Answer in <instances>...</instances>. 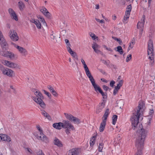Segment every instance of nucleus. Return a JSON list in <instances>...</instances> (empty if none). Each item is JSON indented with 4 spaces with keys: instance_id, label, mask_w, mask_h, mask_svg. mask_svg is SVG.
Segmentation results:
<instances>
[{
    "instance_id": "17",
    "label": "nucleus",
    "mask_w": 155,
    "mask_h": 155,
    "mask_svg": "<svg viewBox=\"0 0 155 155\" xmlns=\"http://www.w3.org/2000/svg\"><path fill=\"white\" fill-rule=\"evenodd\" d=\"M1 139V140L8 142H10L11 141V139L9 136L4 134H0Z\"/></svg>"
},
{
    "instance_id": "25",
    "label": "nucleus",
    "mask_w": 155,
    "mask_h": 155,
    "mask_svg": "<svg viewBox=\"0 0 155 155\" xmlns=\"http://www.w3.org/2000/svg\"><path fill=\"white\" fill-rule=\"evenodd\" d=\"M68 52L71 54V55L75 59L78 60V56L77 55L76 52L72 51V50H71V51H69Z\"/></svg>"
},
{
    "instance_id": "58",
    "label": "nucleus",
    "mask_w": 155,
    "mask_h": 155,
    "mask_svg": "<svg viewBox=\"0 0 155 155\" xmlns=\"http://www.w3.org/2000/svg\"><path fill=\"white\" fill-rule=\"evenodd\" d=\"M118 90H119L118 89H116V88L114 87V91H113V94L114 95H115L117 94Z\"/></svg>"
},
{
    "instance_id": "62",
    "label": "nucleus",
    "mask_w": 155,
    "mask_h": 155,
    "mask_svg": "<svg viewBox=\"0 0 155 155\" xmlns=\"http://www.w3.org/2000/svg\"><path fill=\"white\" fill-rule=\"evenodd\" d=\"M99 71L103 74L105 75V74H106V73L103 70H102L101 69H100L99 70Z\"/></svg>"
},
{
    "instance_id": "33",
    "label": "nucleus",
    "mask_w": 155,
    "mask_h": 155,
    "mask_svg": "<svg viewBox=\"0 0 155 155\" xmlns=\"http://www.w3.org/2000/svg\"><path fill=\"white\" fill-rule=\"evenodd\" d=\"M101 61H102L103 63L105 64L107 66H109V64L110 63V61L109 60H107V61H106L104 60H101Z\"/></svg>"
},
{
    "instance_id": "60",
    "label": "nucleus",
    "mask_w": 155,
    "mask_h": 155,
    "mask_svg": "<svg viewBox=\"0 0 155 155\" xmlns=\"http://www.w3.org/2000/svg\"><path fill=\"white\" fill-rule=\"evenodd\" d=\"M154 111L153 110H150V111L149 113V114L150 115H152Z\"/></svg>"
},
{
    "instance_id": "21",
    "label": "nucleus",
    "mask_w": 155,
    "mask_h": 155,
    "mask_svg": "<svg viewBox=\"0 0 155 155\" xmlns=\"http://www.w3.org/2000/svg\"><path fill=\"white\" fill-rule=\"evenodd\" d=\"M78 150L75 149H72L69 150L68 155H78Z\"/></svg>"
},
{
    "instance_id": "40",
    "label": "nucleus",
    "mask_w": 155,
    "mask_h": 155,
    "mask_svg": "<svg viewBox=\"0 0 155 155\" xmlns=\"http://www.w3.org/2000/svg\"><path fill=\"white\" fill-rule=\"evenodd\" d=\"M109 109L108 108L107 109L103 116L108 117L109 114Z\"/></svg>"
},
{
    "instance_id": "26",
    "label": "nucleus",
    "mask_w": 155,
    "mask_h": 155,
    "mask_svg": "<svg viewBox=\"0 0 155 155\" xmlns=\"http://www.w3.org/2000/svg\"><path fill=\"white\" fill-rule=\"evenodd\" d=\"M96 138V136H94L92 137L91 139L90 140V145L92 147L94 145Z\"/></svg>"
},
{
    "instance_id": "39",
    "label": "nucleus",
    "mask_w": 155,
    "mask_h": 155,
    "mask_svg": "<svg viewBox=\"0 0 155 155\" xmlns=\"http://www.w3.org/2000/svg\"><path fill=\"white\" fill-rule=\"evenodd\" d=\"M47 88L51 93L54 90L53 87L51 85H48L47 86Z\"/></svg>"
},
{
    "instance_id": "59",
    "label": "nucleus",
    "mask_w": 155,
    "mask_h": 155,
    "mask_svg": "<svg viewBox=\"0 0 155 155\" xmlns=\"http://www.w3.org/2000/svg\"><path fill=\"white\" fill-rule=\"evenodd\" d=\"M152 1V0H148V8H149L150 7Z\"/></svg>"
},
{
    "instance_id": "49",
    "label": "nucleus",
    "mask_w": 155,
    "mask_h": 155,
    "mask_svg": "<svg viewBox=\"0 0 155 155\" xmlns=\"http://www.w3.org/2000/svg\"><path fill=\"white\" fill-rule=\"evenodd\" d=\"M95 20L98 22H99L100 23H104V20L102 19V20H100L99 19H97V18H95Z\"/></svg>"
},
{
    "instance_id": "5",
    "label": "nucleus",
    "mask_w": 155,
    "mask_h": 155,
    "mask_svg": "<svg viewBox=\"0 0 155 155\" xmlns=\"http://www.w3.org/2000/svg\"><path fill=\"white\" fill-rule=\"evenodd\" d=\"M68 126H69V128L73 129V126L68 120H64L62 123H55L53 124V126L54 127L58 130L61 129V127L66 128L68 127Z\"/></svg>"
},
{
    "instance_id": "24",
    "label": "nucleus",
    "mask_w": 155,
    "mask_h": 155,
    "mask_svg": "<svg viewBox=\"0 0 155 155\" xmlns=\"http://www.w3.org/2000/svg\"><path fill=\"white\" fill-rule=\"evenodd\" d=\"M131 5H130L127 6L126 9V11L125 12V15L127 16H129L130 14V12L131 10Z\"/></svg>"
},
{
    "instance_id": "50",
    "label": "nucleus",
    "mask_w": 155,
    "mask_h": 155,
    "mask_svg": "<svg viewBox=\"0 0 155 155\" xmlns=\"http://www.w3.org/2000/svg\"><path fill=\"white\" fill-rule=\"evenodd\" d=\"M103 47L104 48H105L106 50H107L108 51H113V50L110 48H108V47H107L106 45H103Z\"/></svg>"
},
{
    "instance_id": "41",
    "label": "nucleus",
    "mask_w": 155,
    "mask_h": 155,
    "mask_svg": "<svg viewBox=\"0 0 155 155\" xmlns=\"http://www.w3.org/2000/svg\"><path fill=\"white\" fill-rule=\"evenodd\" d=\"M132 55L131 54H129L127 56L126 59V61L127 62L129 61L131 59Z\"/></svg>"
},
{
    "instance_id": "14",
    "label": "nucleus",
    "mask_w": 155,
    "mask_h": 155,
    "mask_svg": "<svg viewBox=\"0 0 155 155\" xmlns=\"http://www.w3.org/2000/svg\"><path fill=\"white\" fill-rule=\"evenodd\" d=\"M85 71L87 76L89 78V79L91 81V84L95 82V80L94 79L92 75L91 74L90 72L89 69L88 68L85 70Z\"/></svg>"
},
{
    "instance_id": "27",
    "label": "nucleus",
    "mask_w": 155,
    "mask_h": 155,
    "mask_svg": "<svg viewBox=\"0 0 155 155\" xmlns=\"http://www.w3.org/2000/svg\"><path fill=\"white\" fill-rule=\"evenodd\" d=\"M123 84V81L122 80H120L118 84H117V86L114 87L119 90L120 89V87L122 86Z\"/></svg>"
},
{
    "instance_id": "36",
    "label": "nucleus",
    "mask_w": 155,
    "mask_h": 155,
    "mask_svg": "<svg viewBox=\"0 0 155 155\" xmlns=\"http://www.w3.org/2000/svg\"><path fill=\"white\" fill-rule=\"evenodd\" d=\"M81 61L83 64L84 65V70L88 69V67L86 64L85 63L83 59H81Z\"/></svg>"
},
{
    "instance_id": "45",
    "label": "nucleus",
    "mask_w": 155,
    "mask_h": 155,
    "mask_svg": "<svg viewBox=\"0 0 155 155\" xmlns=\"http://www.w3.org/2000/svg\"><path fill=\"white\" fill-rule=\"evenodd\" d=\"M40 21L43 23V25H45L46 24L45 20L43 18H40Z\"/></svg>"
},
{
    "instance_id": "15",
    "label": "nucleus",
    "mask_w": 155,
    "mask_h": 155,
    "mask_svg": "<svg viewBox=\"0 0 155 155\" xmlns=\"http://www.w3.org/2000/svg\"><path fill=\"white\" fill-rule=\"evenodd\" d=\"M53 143L54 145L58 147H63V144L61 142L57 137H55L54 139Z\"/></svg>"
},
{
    "instance_id": "16",
    "label": "nucleus",
    "mask_w": 155,
    "mask_h": 155,
    "mask_svg": "<svg viewBox=\"0 0 155 155\" xmlns=\"http://www.w3.org/2000/svg\"><path fill=\"white\" fill-rule=\"evenodd\" d=\"M41 12L47 17L50 18L51 17L50 13L47 10L45 7H43L41 9Z\"/></svg>"
},
{
    "instance_id": "63",
    "label": "nucleus",
    "mask_w": 155,
    "mask_h": 155,
    "mask_svg": "<svg viewBox=\"0 0 155 155\" xmlns=\"http://www.w3.org/2000/svg\"><path fill=\"white\" fill-rule=\"evenodd\" d=\"M25 149L29 152L30 153H31V149L30 148H26Z\"/></svg>"
},
{
    "instance_id": "11",
    "label": "nucleus",
    "mask_w": 155,
    "mask_h": 155,
    "mask_svg": "<svg viewBox=\"0 0 155 155\" xmlns=\"http://www.w3.org/2000/svg\"><path fill=\"white\" fill-rule=\"evenodd\" d=\"M0 44L2 47L3 48H5L8 46V44L1 31H0Z\"/></svg>"
},
{
    "instance_id": "47",
    "label": "nucleus",
    "mask_w": 155,
    "mask_h": 155,
    "mask_svg": "<svg viewBox=\"0 0 155 155\" xmlns=\"http://www.w3.org/2000/svg\"><path fill=\"white\" fill-rule=\"evenodd\" d=\"M107 117H106L103 116L102 117V121H103L105 122V123H106V121L107 119Z\"/></svg>"
},
{
    "instance_id": "31",
    "label": "nucleus",
    "mask_w": 155,
    "mask_h": 155,
    "mask_svg": "<svg viewBox=\"0 0 155 155\" xmlns=\"http://www.w3.org/2000/svg\"><path fill=\"white\" fill-rule=\"evenodd\" d=\"M117 119V116L116 115H114L112 117V124L115 125Z\"/></svg>"
},
{
    "instance_id": "44",
    "label": "nucleus",
    "mask_w": 155,
    "mask_h": 155,
    "mask_svg": "<svg viewBox=\"0 0 155 155\" xmlns=\"http://www.w3.org/2000/svg\"><path fill=\"white\" fill-rule=\"evenodd\" d=\"M103 88L104 90L106 91H107L109 88V87L105 85H104L103 86Z\"/></svg>"
},
{
    "instance_id": "52",
    "label": "nucleus",
    "mask_w": 155,
    "mask_h": 155,
    "mask_svg": "<svg viewBox=\"0 0 155 155\" xmlns=\"http://www.w3.org/2000/svg\"><path fill=\"white\" fill-rule=\"evenodd\" d=\"M37 154L38 155H45L41 150H39L37 153Z\"/></svg>"
},
{
    "instance_id": "35",
    "label": "nucleus",
    "mask_w": 155,
    "mask_h": 155,
    "mask_svg": "<svg viewBox=\"0 0 155 155\" xmlns=\"http://www.w3.org/2000/svg\"><path fill=\"white\" fill-rule=\"evenodd\" d=\"M69 126H68V127L66 128L65 129H66L65 130V132L67 134H69L70 133V129L71 130H74L75 129L73 126V129H71L70 128H69Z\"/></svg>"
},
{
    "instance_id": "7",
    "label": "nucleus",
    "mask_w": 155,
    "mask_h": 155,
    "mask_svg": "<svg viewBox=\"0 0 155 155\" xmlns=\"http://www.w3.org/2000/svg\"><path fill=\"white\" fill-rule=\"evenodd\" d=\"M4 64L12 68L20 69V66L17 64L7 60L5 61Z\"/></svg>"
},
{
    "instance_id": "37",
    "label": "nucleus",
    "mask_w": 155,
    "mask_h": 155,
    "mask_svg": "<svg viewBox=\"0 0 155 155\" xmlns=\"http://www.w3.org/2000/svg\"><path fill=\"white\" fill-rule=\"evenodd\" d=\"M43 91L44 94L47 95L50 99L51 98V95L49 92L45 90H43Z\"/></svg>"
},
{
    "instance_id": "13",
    "label": "nucleus",
    "mask_w": 155,
    "mask_h": 155,
    "mask_svg": "<svg viewBox=\"0 0 155 155\" xmlns=\"http://www.w3.org/2000/svg\"><path fill=\"white\" fill-rule=\"evenodd\" d=\"M105 102H102L100 104L98 105L97 108L96 112L97 114H98L103 110L105 105Z\"/></svg>"
},
{
    "instance_id": "8",
    "label": "nucleus",
    "mask_w": 155,
    "mask_h": 155,
    "mask_svg": "<svg viewBox=\"0 0 155 155\" xmlns=\"http://www.w3.org/2000/svg\"><path fill=\"white\" fill-rule=\"evenodd\" d=\"M9 36L11 39L14 41H17L19 39V37L17 33L14 30H10Z\"/></svg>"
},
{
    "instance_id": "12",
    "label": "nucleus",
    "mask_w": 155,
    "mask_h": 155,
    "mask_svg": "<svg viewBox=\"0 0 155 155\" xmlns=\"http://www.w3.org/2000/svg\"><path fill=\"white\" fill-rule=\"evenodd\" d=\"M92 47L95 53L97 54H100L102 55H104L103 52L99 50L100 48V46L96 43H94L93 44Z\"/></svg>"
},
{
    "instance_id": "20",
    "label": "nucleus",
    "mask_w": 155,
    "mask_h": 155,
    "mask_svg": "<svg viewBox=\"0 0 155 155\" xmlns=\"http://www.w3.org/2000/svg\"><path fill=\"white\" fill-rule=\"evenodd\" d=\"M91 84L94 88V90L97 92H99L100 93L102 90L100 87L97 85L95 82L92 83Z\"/></svg>"
},
{
    "instance_id": "54",
    "label": "nucleus",
    "mask_w": 155,
    "mask_h": 155,
    "mask_svg": "<svg viewBox=\"0 0 155 155\" xmlns=\"http://www.w3.org/2000/svg\"><path fill=\"white\" fill-rule=\"evenodd\" d=\"M42 114L45 117H46V116L47 115L48 113L46 112L45 110H43L41 112Z\"/></svg>"
},
{
    "instance_id": "56",
    "label": "nucleus",
    "mask_w": 155,
    "mask_h": 155,
    "mask_svg": "<svg viewBox=\"0 0 155 155\" xmlns=\"http://www.w3.org/2000/svg\"><path fill=\"white\" fill-rule=\"evenodd\" d=\"M100 93L101 94L102 96L103 97L104 96H107V94L106 93H105V94L104 92H103V91L102 90Z\"/></svg>"
},
{
    "instance_id": "64",
    "label": "nucleus",
    "mask_w": 155,
    "mask_h": 155,
    "mask_svg": "<svg viewBox=\"0 0 155 155\" xmlns=\"http://www.w3.org/2000/svg\"><path fill=\"white\" fill-rule=\"evenodd\" d=\"M50 38L53 39H54L55 38V36L53 35V34H51L50 35Z\"/></svg>"
},
{
    "instance_id": "6",
    "label": "nucleus",
    "mask_w": 155,
    "mask_h": 155,
    "mask_svg": "<svg viewBox=\"0 0 155 155\" xmlns=\"http://www.w3.org/2000/svg\"><path fill=\"white\" fill-rule=\"evenodd\" d=\"M64 114L68 120L71 122H73L74 124H78L80 123V120L78 118L67 113H64Z\"/></svg>"
},
{
    "instance_id": "1",
    "label": "nucleus",
    "mask_w": 155,
    "mask_h": 155,
    "mask_svg": "<svg viewBox=\"0 0 155 155\" xmlns=\"http://www.w3.org/2000/svg\"><path fill=\"white\" fill-rule=\"evenodd\" d=\"M147 132L145 129L141 128L138 132V137L135 142V146L137 148V151L135 155H141L142 150L143 147V143L146 137Z\"/></svg>"
},
{
    "instance_id": "28",
    "label": "nucleus",
    "mask_w": 155,
    "mask_h": 155,
    "mask_svg": "<svg viewBox=\"0 0 155 155\" xmlns=\"http://www.w3.org/2000/svg\"><path fill=\"white\" fill-rule=\"evenodd\" d=\"M19 8L20 10H22L25 7L24 3L21 1H20L18 3Z\"/></svg>"
},
{
    "instance_id": "42",
    "label": "nucleus",
    "mask_w": 155,
    "mask_h": 155,
    "mask_svg": "<svg viewBox=\"0 0 155 155\" xmlns=\"http://www.w3.org/2000/svg\"><path fill=\"white\" fill-rule=\"evenodd\" d=\"M90 36L94 40H95L96 38H97L94 33H91L90 34Z\"/></svg>"
},
{
    "instance_id": "3",
    "label": "nucleus",
    "mask_w": 155,
    "mask_h": 155,
    "mask_svg": "<svg viewBox=\"0 0 155 155\" xmlns=\"http://www.w3.org/2000/svg\"><path fill=\"white\" fill-rule=\"evenodd\" d=\"M32 91L35 94L36 96V97L32 96V98L35 102L39 104L41 107L43 108L45 107V104L43 101L44 97L42 94L41 92H38V90H32Z\"/></svg>"
},
{
    "instance_id": "55",
    "label": "nucleus",
    "mask_w": 155,
    "mask_h": 155,
    "mask_svg": "<svg viewBox=\"0 0 155 155\" xmlns=\"http://www.w3.org/2000/svg\"><path fill=\"white\" fill-rule=\"evenodd\" d=\"M115 83V82L114 81H110V85L111 87H113L114 86V84Z\"/></svg>"
},
{
    "instance_id": "22",
    "label": "nucleus",
    "mask_w": 155,
    "mask_h": 155,
    "mask_svg": "<svg viewBox=\"0 0 155 155\" xmlns=\"http://www.w3.org/2000/svg\"><path fill=\"white\" fill-rule=\"evenodd\" d=\"M17 48L18 50L22 54H27L26 50L22 47L19 46H17Z\"/></svg>"
},
{
    "instance_id": "19",
    "label": "nucleus",
    "mask_w": 155,
    "mask_h": 155,
    "mask_svg": "<svg viewBox=\"0 0 155 155\" xmlns=\"http://www.w3.org/2000/svg\"><path fill=\"white\" fill-rule=\"evenodd\" d=\"M40 136H38V137L40 138V139L42 141L47 143L49 142V140L48 138L45 136L43 133L40 134Z\"/></svg>"
},
{
    "instance_id": "46",
    "label": "nucleus",
    "mask_w": 155,
    "mask_h": 155,
    "mask_svg": "<svg viewBox=\"0 0 155 155\" xmlns=\"http://www.w3.org/2000/svg\"><path fill=\"white\" fill-rule=\"evenodd\" d=\"M126 16V17H125V16H124V18L123 20V22L125 24L127 23V22H126V21L129 18V16Z\"/></svg>"
},
{
    "instance_id": "9",
    "label": "nucleus",
    "mask_w": 155,
    "mask_h": 155,
    "mask_svg": "<svg viewBox=\"0 0 155 155\" xmlns=\"http://www.w3.org/2000/svg\"><path fill=\"white\" fill-rule=\"evenodd\" d=\"M0 55L6 57H9L10 58H12L14 57V54H12L11 52L8 51H1L0 50Z\"/></svg>"
},
{
    "instance_id": "10",
    "label": "nucleus",
    "mask_w": 155,
    "mask_h": 155,
    "mask_svg": "<svg viewBox=\"0 0 155 155\" xmlns=\"http://www.w3.org/2000/svg\"><path fill=\"white\" fill-rule=\"evenodd\" d=\"M2 73L9 77H12L15 76V74L13 70L6 68H5V69L4 70Z\"/></svg>"
},
{
    "instance_id": "2",
    "label": "nucleus",
    "mask_w": 155,
    "mask_h": 155,
    "mask_svg": "<svg viewBox=\"0 0 155 155\" xmlns=\"http://www.w3.org/2000/svg\"><path fill=\"white\" fill-rule=\"evenodd\" d=\"M143 103L139 104L138 106L136 109L137 110L136 113H135V114L133 113V115L130 118L132 124L134 127V129H135V127H137V126L138 125L139 119L140 115V110L143 108Z\"/></svg>"
},
{
    "instance_id": "34",
    "label": "nucleus",
    "mask_w": 155,
    "mask_h": 155,
    "mask_svg": "<svg viewBox=\"0 0 155 155\" xmlns=\"http://www.w3.org/2000/svg\"><path fill=\"white\" fill-rule=\"evenodd\" d=\"M104 144L103 143H99V147H98V150L99 152H102V150Z\"/></svg>"
},
{
    "instance_id": "48",
    "label": "nucleus",
    "mask_w": 155,
    "mask_h": 155,
    "mask_svg": "<svg viewBox=\"0 0 155 155\" xmlns=\"http://www.w3.org/2000/svg\"><path fill=\"white\" fill-rule=\"evenodd\" d=\"M51 93L55 97H57L58 95L57 93L55 90L53 91Z\"/></svg>"
},
{
    "instance_id": "53",
    "label": "nucleus",
    "mask_w": 155,
    "mask_h": 155,
    "mask_svg": "<svg viewBox=\"0 0 155 155\" xmlns=\"http://www.w3.org/2000/svg\"><path fill=\"white\" fill-rule=\"evenodd\" d=\"M5 68H4L2 65L0 64V69L2 71V72L4 71V70H5Z\"/></svg>"
},
{
    "instance_id": "38",
    "label": "nucleus",
    "mask_w": 155,
    "mask_h": 155,
    "mask_svg": "<svg viewBox=\"0 0 155 155\" xmlns=\"http://www.w3.org/2000/svg\"><path fill=\"white\" fill-rule=\"evenodd\" d=\"M112 38L115 40H116L118 42L120 45H121V43H122V41L119 38H118L116 37L113 36Z\"/></svg>"
},
{
    "instance_id": "18",
    "label": "nucleus",
    "mask_w": 155,
    "mask_h": 155,
    "mask_svg": "<svg viewBox=\"0 0 155 155\" xmlns=\"http://www.w3.org/2000/svg\"><path fill=\"white\" fill-rule=\"evenodd\" d=\"M145 23L144 19H141L140 22H139L137 24V28H140L141 31H143Z\"/></svg>"
},
{
    "instance_id": "61",
    "label": "nucleus",
    "mask_w": 155,
    "mask_h": 155,
    "mask_svg": "<svg viewBox=\"0 0 155 155\" xmlns=\"http://www.w3.org/2000/svg\"><path fill=\"white\" fill-rule=\"evenodd\" d=\"M46 117L48 120H51V117L48 114L46 116Z\"/></svg>"
},
{
    "instance_id": "23",
    "label": "nucleus",
    "mask_w": 155,
    "mask_h": 155,
    "mask_svg": "<svg viewBox=\"0 0 155 155\" xmlns=\"http://www.w3.org/2000/svg\"><path fill=\"white\" fill-rule=\"evenodd\" d=\"M106 124V123H105L104 121L101 122L99 128V130L100 132H103L104 130Z\"/></svg>"
},
{
    "instance_id": "43",
    "label": "nucleus",
    "mask_w": 155,
    "mask_h": 155,
    "mask_svg": "<svg viewBox=\"0 0 155 155\" xmlns=\"http://www.w3.org/2000/svg\"><path fill=\"white\" fill-rule=\"evenodd\" d=\"M67 46L66 48H67V49L68 50V51H71V50H72V49L70 48L71 46V44L69 43L67 44H66Z\"/></svg>"
},
{
    "instance_id": "32",
    "label": "nucleus",
    "mask_w": 155,
    "mask_h": 155,
    "mask_svg": "<svg viewBox=\"0 0 155 155\" xmlns=\"http://www.w3.org/2000/svg\"><path fill=\"white\" fill-rule=\"evenodd\" d=\"M34 24L36 25V27L38 28L41 29V25L38 20H36Z\"/></svg>"
},
{
    "instance_id": "30",
    "label": "nucleus",
    "mask_w": 155,
    "mask_h": 155,
    "mask_svg": "<svg viewBox=\"0 0 155 155\" xmlns=\"http://www.w3.org/2000/svg\"><path fill=\"white\" fill-rule=\"evenodd\" d=\"M116 51L119 52L120 54H122L124 53V51H123L122 48L121 46L117 47Z\"/></svg>"
},
{
    "instance_id": "29",
    "label": "nucleus",
    "mask_w": 155,
    "mask_h": 155,
    "mask_svg": "<svg viewBox=\"0 0 155 155\" xmlns=\"http://www.w3.org/2000/svg\"><path fill=\"white\" fill-rule=\"evenodd\" d=\"M11 17L12 18L14 19L15 21H17L18 20V19L17 15H16L15 12H13L12 13V14L10 15Z\"/></svg>"
},
{
    "instance_id": "4",
    "label": "nucleus",
    "mask_w": 155,
    "mask_h": 155,
    "mask_svg": "<svg viewBox=\"0 0 155 155\" xmlns=\"http://www.w3.org/2000/svg\"><path fill=\"white\" fill-rule=\"evenodd\" d=\"M147 53L148 55L151 54V56H150L148 58L150 61V64L152 66L154 63V54L153 49V41L151 40H150L148 43Z\"/></svg>"
},
{
    "instance_id": "51",
    "label": "nucleus",
    "mask_w": 155,
    "mask_h": 155,
    "mask_svg": "<svg viewBox=\"0 0 155 155\" xmlns=\"http://www.w3.org/2000/svg\"><path fill=\"white\" fill-rule=\"evenodd\" d=\"M8 11L9 14H10V15L12 14L13 13V12H15V11H14V10L12 9L11 8H9L8 9Z\"/></svg>"
},
{
    "instance_id": "57",
    "label": "nucleus",
    "mask_w": 155,
    "mask_h": 155,
    "mask_svg": "<svg viewBox=\"0 0 155 155\" xmlns=\"http://www.w3.org/2000/svg\"><path fill=\"white\" fill-rule=\"evenodd\" d=\"M37 129H38V130L40 131V134H41L43 133L42 130L41 129L39 125L38 126H37Z\"/></svg>"
}]
</instances>
